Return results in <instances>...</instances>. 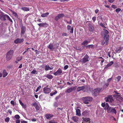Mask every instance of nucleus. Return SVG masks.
Here are the masks:
<instances>
[{
  "instance_id": "nucleus-34",
  "label": "nucleus",
  "mask_w": 123,
  "mask_h": 123,
  "mask_svg": "<svg viewBox=\"0 0 123 123\" xmlns=\"http://www.w3.org/2000/svg\"><path fill=\"white\" fill-rule=\"evenodd\" d=\"M13 15L16 18H18V16L17 14L14 11H12V12Z\"/></svg>"
},
{
  "instance_id": "nucleus-25",
  "label": "nucleus",
  "mask_w": 123,
  "mask_h": 123,
  "mask_svg": "<svg viewBox=\"0 0 123 123\" xmlns=\"http://www.w3.org/2000/svg\"><path fill=\"white\" fill-rule=\"evenodd\" d=\"M49 14V13L48 12H47L45 13L42 14L41 15V16L42 17H47Z\"/></svg>"
},
{
  "instance_id": "nucleus-55",
  "label": "nucleus",
  "mask_w": 123,
  "mask_h": 123,
  "mask_svg": "<svg viewBox=\"0 0 123 123\" xmlns=\"http://www.w3.org/2000/svg\"><path fill=\"white\" fill-rule=\"evenodd\" d=\"M68 68V65H66L64 67V69L65 70H66Z\"/></svg>"
},
{
  "instance_id": "nucleus-49",
  "label": "nucleus",
  "mask_w": 123,
  "mask_h": 123,
  "mask_svg": "<svg viewBox=\"0 0 123 123\" xmlns=\"http://www.w3.org/2000/svg\"><path fill=\"white\" fill-rule=\"evenodd\" d=\"M96 19V16H94L92 18V19L93 21V22H94Z\"/></svg>"
},
{
  "instance_id": "nucleus-3",
  "label": "nucleus",
  "mask_w": 123,
  "mask_h": 123,
  "mask_svg": "<svg viewBox=\"0 0 123 123\" xmlns=\"http://www.w3.org/2000/svg\"><path fill=\"white\" fill-rule=\"evenodd\" d=\"M89 57L87 54L86 55L84 58L80 60V61L83 63H85L88 61V58Z\"/></svg>"
},
{
  "instance_id": "nucleus-31",
  "label": "nucleus",
  "mask_w": 123,
  "mask_h": 123,
  "mask_svg": "<svg viewBox=\"0 0 123 123\" xmlns=\"http://www.w3.org/2000/svg\"><path fill=\"white\" fill-rule=\"evenodd\" d=\"M83 118V119L84 121L85 122H88L90 121V119L89 118Z\"/></svg>"
},
{
  "instance_id": "nucleus-17",
  "label": "nucleus",
  "mask_w": 123,
  "mask_h": 123,
  "mask_svg": "<svg viewBox=\"0 0 123 123\" xmlns=\"http://www.w3.org/2000/svg\"><path fill=\"white\" fill-rule=\"evenodd\" d=\"M45 77L49 79H52L53 78V76L49 74H48L45 75Z\"/></svg>"
},
{
  "instance_id": "nucleus-12",
  "label": "nucleus",
  "mask_w": 123,
  "mask_h": 123,
  "mask_svg": "<svg viewBox=\"0 0 123 123\" xmlns=\"http://www.w3.org/2000/svg\"><path fill=\"white\" fill-rule=\"evenodd\" d=\"M39 26L40 27H46L48 26V25L46 23H40L38 24Z\"/></svg>"
},
{
  "instance_id": "nucleus-19",
  "label": "nucleus",
  "mask_w": 123,
  "mask_h": 123,
  "mask_svg": "<svg viewBox=\"0 0 123 123\" xmlns=\"http://www.w3.org/2000/svg\"><path fill=\"white\" fill-rule=\"evenodd\" d=\"M86 87L85 86H83L81 87H79L77 88V92L85 89Z\"/></svg>"
},
{
  "instance_id": "nucleus-53",
  "label": "nucleus",
  "mask_w": 123,
  "mask_h": 123,
  "mask_svg": "<svg viewBox=\"0 0 123 123\" xmlns=\"http://www.w3.org/2000/svg\"><path fill=\"white\" fill-rule=\"evenodd\" d=\"M67 34L63 32L62 34V35L63 36H67Z\"/></svg>"
},
{
  "instance_id": "nucleus-15",
  "label": "nucleus",
  "mask_w": 123,
  "mask_h": 123,
  "mask_svg": "<svg viewBox=\"0 0 123 123\" xmlns=\"http://www.w3.org/2000/svg\"><path fill=\"white\" fill-rule=\"evenodd\" d=\"M2 18L3 19L4 21L6 20V18H7V16L8 15L6 14H4L3 13L2 14Z\"/></svg>"
},
{
  "instance_id": "nucleus-7",
  "label": "nucleus",
  "mask_w": 123,
  "mask_h": 123,
  "mask_svg": "<svg viewBox=\"0 0 123 123\" xmlns=\"http://www.w3.org/2000/svg\"><path fill=\"white\" fill-rule=\"evenodd\" d=\"M24 41V39L23 38L20 39L17 38L14 41V42L16 44L20 43L23 42Z\"/></svg>"
},
{
  "instance_id": "nucleus-45",
  "label": "nucleus",
  "mask_w": 123,
  "mask_h": 123,
  "mask_svg": "<svg viewBox=\"0 0 123 123\" xmlns=\"http://www.w3.org/2000/svg\"><path fill=\"white\" fill-rule=\"evenodd\" d=\"M121 77L120 76H118L116 77L117 79V81H120L121 79Z\"/></svg>"
},
{
  "instance_id": "nucleus-56",
  "label": "nucleus",
  "mask_w": 123,
  "mask_h": 123,
  "mask_svg": "<svg viewBox=\"0 0 123 123\" xmlns=\"http://www.w3.org/2000/svg\"><path fill=\"white\" fill-rule=\"evenodd\" d=\"M36 72V70H33L31 72V74H35V73Z\"/></svg>"
},
{
  "instance_id": "nucleus-47",
  "label": "nucleus",
  "mask_w": 123,
  "mask_h": 123,
  "mask_svg": "<svg viewBox=\"0 0 123 123\" xmlns=\"http://www.w3.org/2000/svg\"><path fill=\"white\" fill-rule=\"evenodd\" d=\"M7 19H8L10 22L12 23V19L10 18L8 16H7Z\"/></svg>"
},
{
  "instance_id": "nucleus-28",
  "label": "nucleus",
  "mask_w": 123,
  "mask_h": 123,
  "mask_svg": "<svg viewBox=\"0 0 123 123\" xmlns=\"http://www.w3.org/2000/svg\"><path fill=\"white\" fill-rule=\"evenodd\" d=\"M94 45H89L86 46L87 48L90 49V48H92L94 47Z\"/></svg>"
},
{
  "instance_id": "nucleus-33",
  "label": "nucleus",
  "mask_w": 123,
  "mask_h": 123,
  "mask_svg": "<svg viewBox=\"0 0 123 123\" xmlns=\"http://www.w3.org/2000/svg\"><path fill=\"white\" fill-rule=\"evenodd\" d=\"M73 91V89L71 87L70 88H69L67 89L66 92L68 93H70L71 92Z\"/></svg>"
},
{
  "instance_id": "nucleus-36",
  "label": "nucleus",
  "mask_w": 123,
  "mask_h": 123,
  "mask_svg": "<svg viewBox=\"0 0 123 123\" xmlns=\"http://www.w3.org/2000/svg\"><path fill=\"white\" fill-rule=\"evenodd\" d=\"M80 110L79 109H77V116H80L81 115Z\"/></svg>"
},
{
  "instance_id": "nucleus-64",
  "label": "nucleus",
  "mask_w": 123,
  "mask_h": 123,
  "mask_svg": "<svg viewBox=\"0 0 123 123\" xmlns=\"http://www.w3.org/2000/svg\"><path fill=\"white\" fill-rule=\"evenodd\" d=\"M20 121L19 120H17L16 121V123H20Z\"/></svg>"
},
{
  "instance_id": "nucleus-14",
  "label": "nucleus",
  "mask_w": 123,
  "mask_h": 123,
  "mask_svg": "<svg viewBox=\"0 0 123 123\" xmlns=\"http://www.w3.org/2000/svg\"><path fill=\"white\" fill-rule=\"evenodd\" d=\"M67 29L68 30H71L70 32L71 33H72L73 32V28L71 27V26L69 25H67Z\"/></svg>"
},
{
  "instance_id": "nucleus-62",
  "label": "nucleus",
  "mask_w": 123,
  "mask_h": 123,
  "mask_svg": "<svg viewBox=\"0 0 123 123\" xmlns=\"http://www.w3.org/2000/svg\"><path fill=\"white\" fill-rule=\"evenodd\" d=\"M19 101L20 105H22L23 104V103L20 99L19 100Z\"/></svg>"
},
{
  "instance_id": "nucleus-20",
  "label": "nucleus",
  "mask_w": 123,
  "mask_h": 123,
  "mask_svg": "<svg viewBox=\"0 0 123 123\" xmlns=\"http://www.w3.org/2000/svg\"><path fill=\"white\" fill-rule=\"evenodd\" d=\"M93 95L94 96H97L99 93L95 89H94L92 92Z\"/></svg>"
},
{
  "instance_id": "nucleus-40",
  "label": "nucleus",
  "mask_w": 123,
  "mask_h": 123,
  "mask_svg": "<svg viewBox=\"0 0 123 123\" xmlns=\"http://www.w3.org/2000/svg\"><path fill=\"white\" fill-rule=\"evenodd\" d=\"M57 93V91H55V92H51L50 93V95L51 96H52L53 95H55V94H56Z\"/></svg>"
},
{
  "instance_id": "nucleus-9",
  "label": "nucleus",
  "mask_w": 123,
  "mask_h": 123,
  "mask_svg": "<svg viewBox=\"0 0 123 123\" xmlns=\"http://www.w3.org/2000/svg\"><path fill=\"white\" fill-rule=\"evenodd\" d=\"M62 72V70L59 68L56 72L54 73V74L55 76L59 75H61Z\"/></svg>"
},
{
  "instance_id": "nucleus-46",
  "label": "nucleus",
  "mask_w": 123,
  "mask_h": 123,
  "mask_svg": "<svg viewBox=\"0 0 123 123\" xmlns=\"http://www.w3.org/2000/svg\"><path fill=\"white\" fill-rule=\"evenodd\" d=\"M41 86H39L37 88V89L36 91V92H37L41 88Z\"/></svg>"
},
{
  "instance_id": "nucleus-35",
  "label": "nucleus",
  "mask_w": 123,
  "mask_h": 123,
  "mask_svg": "<svg viewBox=\"0 0 123 123\" xmlns=\"http://www.w3.org/2000/svg\"><path fill=\"white\" fill-rule=\"evenodd\" d=\"M72 119L73 121L75 122H77V117L76 116L73 117H72Z\"/></svg>"
},
{
  "instance_id": "nucleus-51",
  "label": "nucleus",
  "mask_w": 123,
  "mask_h": 123,
  "mask_svg": "<svg viewBox=\"0 0 123 123\" xmlns=\"http://www.w3.org/2000/svg\"><path fill=\"white\" fill-rule=\"evenodd\" d=\"M49 123H57L56 122L54 121L53 120H51L49 121Z\"/></svg>"
},
{
  "instance_id": "nucleus-22",
  "label": "nucleus",
  "mask_w": 123,
  "mask_h": 123,
  "mask_svg": "<svg viewBox=\"0 0 123 123\" xmlns=\"http://www.w3.org/2000/svg\"><path fill=\"white\" fill-rule=\"evenodd\" d=\"M53 68H51L49 66H47L46 65L45 66V70L46 71H48L49 70H52L53 69Z\"/></svg>"
},
{
  "instance_id": "nucleus-5",
  "label": "nucleus",
  "mask_w": 123,
  "mask_h": 123,
  "mask_svg": "<svg viewBox=\"0 0 123 123\" xmlns=\"http://www.w3.org/2000/svg\"><path fill=\"white\" fill-rule=\"evenodd\" d=\"M43 91L45 94H48L51 91L50 88L47 87H45L43 88Z\"/></svg>"
},
{
  "instance_id": "nucleus-43",
  "label": "nucleus",
  "mask_w": 123,
  "mask_h": 123,
  "mask_svg": "<svg viewBox=\"0 0 123 123\" xmlns=\"http://www.w3.org/2000/svg\"><path fill=\"white\" fill-rule=\"evenodd\" d=\"M121 10V9L120 8H118L116 9V12L117 13H118L119 12H120Z\"/></svg>"
},
{
  "instance_id": "nucleus-52",
  "label": "nucleus",
  "mask_w": 123,
  "mask_h": 123,
  "mask_svg": "<svg viewBox=\"0 0 123 123\" xmlns=\"http://www.w3.org/2000/svg\"><path fill=\"white\" fill-rule=\"evenodd\" d=\"M113 62L112 61H111L109 63H108V64L110 66H111L112 64H113Z\"/></svg>"
},
{
  "instance_id": "nucleus-41",
  "label": "nucleus",
  "mask_w": 123,
  "mask_h": 123,
  "mask_svg": "<svg viewBox=\"0 0 123 123\" xmlns=\"http://www.w3.org/2000/svg\"><path fill=\"white\" fill-rule=\"evenodd\" d=\"M111 111V112L114 113L115 114H116L117 111L115 109H112Z\"/></svg>"
},
{
  "instance_id": "nucleus-37",
  "label": "nucleus",
  "mask_w": 123,
  "mask_h": 123,
  "mask_svg": "<svg viewBox=\"0 0 123 123\" xmlns=\"http://www.w3.org/2000/svg\"><path fill=\"white\" fill-rule=\"evenodd\" d=\"M112 109L110 107H109L107 109V111L108 113H110L111 112V110Z\"/></svg>"
},
{
  "instance_id": "nucleus-13",
  "label": "nucleus",
  "mask_w": 123,
  "mask_h": 123,
  "mask_svg": "<svg viewBox=\"0 0 123 123\" xmlns=\"http://www.w3.org/2000/svg\"><path fill=\"white\" fill-rule=\"evenodd\" d=\"M2 74L3 75V77H5L8 75V73L4 69L3 71Z\"/></svg>"
},
{
  "instance_id": "nucleus-21",
  "label": "nucleus",
  "mask_w": 123,
  "mask_h": 123,
  "mask_svg": "<svg viewBox=\"0 0 123 123\" xmlns=\"http://www.w3.org/2000/svg\"><path fill=\"white\" fill-rule=\"evenodd\" d=\"M89 112L88 110H85L84 112L82 113V115L84 116H86L87 115L88 113Z\"/></svg>"
},
{
  "instance_id": "nucleus-57",
  "label": "nucleus",
  "mask_w": 123,
  "mask_h": 123,
  "mask_svg": "<svg viewBox=\"0 0 123 123\" xmlns=\"http://www.w3.org/2000/svg\"><path fill=\"white\" fill-rule=\"evenodd\" d=\"M111 7L112 8L114 9L116 8H117V6L115 5H112Z\"/></svg>"
},
{
  "instance_id": "nucleus-48",
  "label": "nucleus",
  "mask_w": 123,
  "mask_h": 123,
  "mask_svg": "<svg viewBox=\"0 0 123 123\" xmlns=\"http://www.w3.org/2000/svg\"><path fill=\"white\" fill-rule=\"evenodd\" d=\"M100 25L102 26V27H103V28H106V27L104 25H103V24L102 23H100Z\"/></svg>"
},
{
  "instance_id": "nucleus-61",
  "label": "nucleus",
  "mask_w": 123,
  "mask_h": 123,
  "mask_svg": "<svg viewBox=\"0 0 123 123\" xmlns=\"http://www.w3.org/2000/svg\"><path fill=\"white\" fill-rule=\"evenodd\" d=\"M19 101L20 105H22L23 104V103L20 99L19 100Z\"/></svg>"
},
{
  "instance_id": "nucleus-59",
  "label": "nucleus",
  "mask_w": 123,
  "mask_h": 123,
  "mask_svg": "<svg viewBox=\"0 0 123 123\" xmlns=\"http://www.w3.org/2000/svg\"><path fill=\"white\" fill-rule=\"evenodd\" d=\"M3 13L0 11V19H2V15Z\"/></svg>"
},
{
  "instance_id": "nucleus-60",
  "label": "nucleus",
  "mask_w": 123,
  "mask_h": 123,
  "mask_svg": "<svg viewBox=\"0 0 123 123\" xmlns=\"http://www.w3.org/2000/svg\"><path fill=\"white\" fill-rule=\"evenodd\" d=\"M66 22L67 23L69 24H71V19H70L69 21H66Z\"/></svg>"
},
{
  "instance_id": "nucleus-58",
  "label": "nucleus",
  "mask_w": 123,
  "mask_h": 123,
  "mask_svg": "<svg viewBox=\"0 0 123 123\" xmlns=\"http://www.w3.org/2000/svg\"><path fill=\"white\" fill-rule=\"evenodd\" d=\"M11 104L13 106H14L15 105L14 104V101L13 100H12L10 102Z\"/></svg>"
},
{
  "instance_id": "nucleus-23",
  "label": "nucleus",
  "mask_w": 123,
  "mask_h": 123,
  "mask_svg": "<svg viewBox=\"0 0 123 123\" xmlns=\"http://www.w3.org/2000/svg\"><path fill=\"white\" fill-rule=\"evenodd\" d=\"M88 42L87 40H85L82 43V45L86 47V46H87V45L88 43Z\"/></svg>"
},
{
  "instance_id": "nucleus-54",
  "label": "nucleus",
  "mask_w": 123,
  "mask_h": 123,
  "mask_svg": "<svg viewBox=\"0 0 123 123\" xmlns=\"http://www.w3.org/2000/svg\"><path fill=\"white\" fill-rule=\"evenodd\" d=\"M23 108H26V104H23L22 105Z\"/></svg>"
},
{
  "instance_id": "nucleus-42",
  "label": "nucleus",
  "mask_w": 123,
  "mask_h": 123,
  "mask_svg": "<svg viewBox=\"0 0 123 123\" xmlns=\"http://www.w3.org/2000/svg\"><path fill=\"white\" fill-rule=\"evenodd\" d=\"M14 117L17 119H19L20 118V117L19 115H16Z\"/></svg>"
},
{
  "instance_id": "nucleus-10",
  "label": "nucleus",
  "mask_w": 123,
  "mask_h": 123,
  "mask_svg": "<svg viewBox=\"0 0 123 123\" xmlns=\"http://www.w3.org/2000/svg\"><path fill=\"white\" fill-rule=\"evenodd\" d=\"M53 116V115L50 114H46L45 115L46 119L49 120L51 119Z\"/></svg>"
},
{
  "instance_id": "nucleus-30",
  "label": "nucleus",
  "mask_w": 123,
  "mask_h": 123,
  "mask_svg": "<svg viewBox=\"0 0 123 123\" xmlns=\"http://www.w3.org/2000/svg\"><path fill=\"white\" fill-rule=\"evenodd\" d=\"M57 16L58 18L60 19L63 17L64 16V15L63 14L61 13L58 15Z\"/></svg>"
},
{
  "instance_id": "nucleus-4",
  "label": "nucleus",
  "mask_w": 123,
  "mask_h": 123,
  "mask_svg": "<svg viewBox=\"0 0 123 123\" xmlns=\"http://www.w3.org/2000/svg\"><path fill=\"white\" fill-rule=\"evenodd\" d=\"M22 26L21 27V31L20 33L21 36V37L25 33V31L26 28L25 27L22 26V22H21Z\"/></svg>"
},
{
  "instance_id": "nucleus-27",
  "label": "nucleus",
  "mask_w": 123,
  "mask_h": 123,
  "mask_svg": "<svg viewBox=\"0 0 123 123\" xmlns=\"http://www.w3.org/2000/svg\"><path fill=\"white\" fill-rule=\"evenodd\" d=\"M104 31L105 33L104 34L105 35V37L106 36V37H107V34L109 32L107 30L105 29H104Z\"/></svg>"
},
{
  "instance_id": "nucleus-2",
  "label": "nucleus",
  "mask_w": 123,
  "mask_h": 123,
  "mask_svg": "<svg viewBox=\"0 0 123 123\" xmlns=\"http://www.w3.org/2000/svg\"><path fill=\"white\" fill-rule=\"evenodd\" d=\"M105 100L106 102H109L110 104L113 105L114 103V101L112 96L111 95H109L105 98Z\"/></svg>"
},
{
  "instance_id": "nucleus-1",
  "label": "nucleus",
  "mask_w": 123,
  "mask_h": 123,
  "mask_svg": "<svg viewBox=\"0 0 123 123\" xmlns=\"http://www.w3.org/2000/svg\"><path fill=\"white\" fill-rule=\"evenodd\" d=\"M14 53L13 50H10L6 53V58L7 61H9L12 58Z\"/></svg>"
},
{
  "instance_id": "nucleus-6",
  "label": "nucleus",
  "mask_w": 123,
  "mask_h": 123,
  "mask_svg": "<svg viewBox=\"0 0 123 123\" xmlns=\"http://www.w3.org/2000/svg\"><path fill=\"white\" fill-rule=\"evenodd\" d=\"M109 40V38L107 37L106 38H105L104 39L101 41V43L102 45H104L106 42V44L107 45L108 43V42Z\"/></svg>"
},
{
  "instance_id": "nucleus-50",
  "label": "nucleus",
  "mask_w": 123,
  "mask_h": 123,
  "mask_svg": "<svg viewBox=\"0 0 123 123\" xmlns=\"http://www.w3.org/2000/svg\"><path fill=\"white\" fill-rule=\"evenodd\" d=\"M60 18H58V16L57 15L55 18V20L56 21H57Z\"/></svg>"
},
{
  "instance_id": "nucleus-63",
  "label": "nucleus",
  "mask_w": 123,
  "mask_h": 123,
  "mask_svg": "<svg viewBox=\"0 0 123 123\" xmlns=\"http://www.w3.org/2000/svg\"><path fill=\"white\" fill-rule=\"evenodd\" d=\"M105 110H107V109H108V108H109V105H107V106H105Z\"/></svg>"
},
{
  "instance_id": "nucleus-38",
  "label": "nucleus",
  "mask_w": 123,
  "mask_h": 123,
  "mask_svg": "<svg viewBox=\"0 0 123 123\" xmlns=\"http://www.w3.org/2000/svg\"><path fill=\"white\" fill-rule=\"evenodd\" d=\"M102 88H98L95 89L97 92L99 93L100 92V91L102 89Z\"/></svg>"
},
{
  "instance_id": "nucleus-18",
  "label": "nucleus",
  "mask_w": 123,
  "mask_h": 123,
  "mask_svg": "<svg viewBox=\"0 0 123 123\" xmlns=\"http://www.w3.org/2000/svg\"><path fill=\"white\" fill-rule=\"evenodd\" d=\"M122 50V47H120L118 48H117L115 50V52L117 53H119Z\"/></svg>"
},
{
  "instance_id": "nucleus-11",
  "label": "nucleus",
  "mask_w": 123,
  "mask_h": 123,
  "mask_svg": "<svg viewBox=\"0 0 123 123\" xmlns=\"http://www.w3.org/2000/svg\"><path fill=\"white\" fill-rule=\"evenodd\" d=\"M32 105L34 106L36 109L37 111H38L39 110L40 108L38 106L37 104L36 103H35L33 104H32Z\"/></svg>"
},
{
  "instance_id": "nucleus-24",
  "label": "nucleus",
  "mask_w": 123,
  "mask_h": 123,
  "mask_svg": "<svg viewBox=\"0 0 123 123\" xmlns=\"http://www.w3.org/2000/svg\"><path fill=\"white\" fill-rule=\"evenodd\" d=\"M48 48L51 50L52 49H54V48H53V45L52 44L50 43L48 46Z\"/></svg>"
},
{
  "instance_id": "nucleus-44",
  "label": "nucleus",
  "mask_w": 123,
  "mask_h": 123,
  "mask_svg": "<svg viewBox=\"0 0 123 123\" xmlns=\"http://www.w3.org/2000/svg\"><path fill=\"white\" fill-rule=\"evenodd\" d=\"M10 118L9 117H7L5 119V121L6 122H8Z\"/></svg>"
},
{
  "instance_id": "nucleus-39",
  "label": "nucleus",
  "mask_w": 123,
  "mask_h": 123,
  "mask_svg": "<svg viewBox=\"0 0 123 123\" xmlns=\"http://www.w3.org/2000/svg\"><path fill=\"white\" fill-rule=\"evenodd\" d=\"M22 58V56H20V57H17L16 59V60L18 61H19L21 60Z\"/></svg>"
},
{
  "instance_id": "nucleus-16",
  "label": "nucleus",
  "mask_w": 123,
  "mask_h": 123,
  "mask_svg": "<svg viewBox=\"0 0 123 123\" xmlns=\"http://www.w3.org/2000/svg\"><path fill=\"white\" fill-rule=\"evenodd\" d=\"M85 78L83 77H80L78 81L79 82L82 81V82L84 83L85 82Z\"/></svg>"
},
{
  "instance_id": "nucleus-8",
  "label": "nucleus",
  "mask_w": 123,
  "mask_h": 123,
  "mask_svg": "<svg viewBox=\"0 0 123 123\" xmlns=\"http://www.w3.org/2000/svg\"><path fill=\"white\" fill-rule=\"evenodd\" d=\"M82 99L83 101H92V98L90 97H83Z\"/></svg>"
},
{
  "instance_id": "nucleus-29",
  "label": "nucleus",
  "mask_w": 123,
  "mask_h": 123,
  "mask_svg": "<svg viewBox=\"0 0 123 123\" xmlns=\"http://www.w3.org/2000/svg\"><path fill=\"white\" fill-rule=\"evenodd\" d=\"M89 30L90 31L92 32L93 31L94 29V27L92 25H91L89 26Z\"/></svg>"
},
{
  "instance_id": "nucleus-32",
  "label": "nucleus",
  "mask_w": 123,
  "mask_h": 123,
  "mask_svg": "<svg viewBox=\"0 0 123 123\" xmlns=\"http://www.w3.org/2000/svg\"><path fill=\"white\" fill-rule=\"evenodd\" d=\"M85 91L88 93H90L91 92V90L89 87H87Z\"/></svg>"
},
{
  "instance_id": "nucleus-26",
  "label": "nucleus",
  "mask_w": 123,
  "mask_h": 123,
  "mask_svg": "<svg viewBox=\"0 0 123 123\" xmlns=\"http://www.w3.org/2000/svg\"><path fill=\"white\" fill-rule=\"evenodd\" d=\"M21 9L25 11H28L29 10V8L25 7H22L21 8Z\"/></svg>"
}]
</instances>
